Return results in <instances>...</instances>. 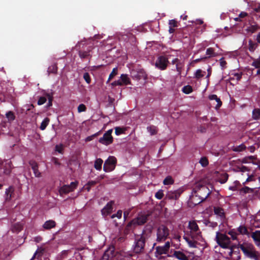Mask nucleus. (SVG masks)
<instances>
[{
	"label": "nucleus",
	"instance_id": "obj_1",
	"mask_svg": "<svg viewBox=\"0 0 260 260\" xmlns=\"http://www.w3.org/2000/svg\"><path fill=\"white\" fill-rule=\"evenodd\" d=\"M240 248L246 256L255 260H259V253L255 250L252 244L245 243L240 245Z\"/></svg>",
	"mask_w": 260,
	"mask_h": 260
},
{
	"label": "nucleus",
	"instance_id": "obj_2",
	"mask_svg": "<svg viewBox=\"0 0 260 260\" xmlns=\"http://www.w3.org/2000/svg\"><path fill=\"white\" fill-rule=\"evenodd\" d=\"M215 239L220 246L225 249L224 251H228V249L232 248L235 245L231 243L230 238L224 234L217 232Z\"/></svg>",
	"mask_w": 260,
	"mask_h": 260
},
{
	"label": "nucleus",
	"instance_id": "obj_3",
	"mask_svg": "<svg viewBox=\"0 0 260 260\" xmlns=\"http://www.w3.org/2000/svg\"><path fill=\"white\" fill-rule=\"evenodd\" d=\"M188 229L186 235L190 236L191 238H201V232L195 221H190L188 224Z\"/></svg>",
	"mask_w": 260,
	"mask_h": 260
},
{
	"label": "nucleus",
	"instance_id": "obj_4",
	"mask_svg": "<svg viewBox=\"0 0 260 260\" xmlns=\"http://www.w3.org/2000/svg\"><path fill=\"white\" fill-rule=\"evenodd\" d=\"M224 253L228 258H230L233 260L240 259V251L236 245L232 248L228 249V251H224Z\"/></svg>",
	"mask_w": 260,
	"mask_h": 260
},
{
	"label": "nucleus",
	"instance_id": "obj_5",
	"mask_svg": "<svg viewBox=\"0 0 260 260\" xmlns=\"http://www.w3.org/2000/svg\"><path fill=\"white\" fill-rule=\"evenodd\" d=\"M169 235V231L168 229L164 226H160L157 230L156 233V241L157 242H162L165 241Z\"/></svg>",
	"mask_w": 260,
	"mask_h": 260
},
{
	"label": "nucleus",
	"instance_id": "obj_6",
	"mask_svg": "<svg viewBox=\"0 0 260 260\" xmlns=\"http://www.w3.org/2000/svg\"><path fill=\"white\" fill-rule=\"evenodd\" d=\"M116 164V158L113 156H109L104 163L103 168L104 171L106 172L113 171L115 169Z\"/></svg>",
	"mask_w": 260,
	"mask_h": 260
},
{
	"label": "nucleus",
	"instance_id": "obj_7",
	"mask_svg": "<svg viewBox=\"0 0 260 260\" xmlns=\"http://www.w3.org/2000/svg\"><path fill=\"white\" fill-rule=\"evenodd\" d=\"M145 245V239L142 236H138L136 238L135 243L133 245V250L135 253L141 252Z\"/></svg>",
	"mask_w": 260,
	"mask_h": 260
},
{
	"label": "nucleus",
	"instance_id": "obj_8",
	"mask_svg": "<svg viewBox=\"0 0 260 260\" xmlns=\"http://www.w3.org/2000/svg\"><path fill=\"white\" fill-rule=\"evenodd\" d=\"M147 218V217L146 215H139L137 218L134 219L131 222L128 224L127 227L130 228L132 226H135L136 225L143 224L146 222Z\"/></svg>",
	"mask_w": 260,
	"mask_h": 260
},
{
	"label": "nucleus",
	"instance_id": "obj_9",
	"mask_svg": "<svg viewBox=\"0 0 260 260\" xmlns=\"http://www.w3.org/2000/svg\"><path fill=\"white\" fill-rule=\"evenodd\" d=\"M112 132V129L108 130L104 134L103 137L99 139V142L105 145H108L111 144L113 142V137L111 135Z\"/></svg>",
	"mask_w": 260,
	"mask_h": 260
},
{
	"label": "nucleus",
	"instance_id": "obj_10",
	"mask_svg": "<svg viewBox=\"0 0 260 260\" xmlns=\"http://www.w3.org/2000/svg\"><path fill=\"white\" fill-rule=\"evenodd\" d=\"M194 191L199 195V197H200L201 199L203 200H205L210 193L208 188L204 185L199 187Z\"/></svg>",
	"mask_w": 260,
	"mask_h": 260
},
{
	"label": "nucleus",
	"instance_id": "obj_11",
	"mask_svg": "<svg viewBox=\"0 0 260 260\" xmlns=\"http://www.w3.org/2000/svg\"><path fill=\"white\" fill-rule=\"evenodd\" d=\"M78 185V182H72L70 185H65L62 186L59 191L61 195L62 194H66L70 192L73 191L76 188Z\"/></svg>",
	"mask_w": 260,
	"mask_h": 260
},
{
	"label": "nucleus",
	"instance_id": "obj_12",
	"mask_svg": "<svg viewBox=\"0 0 260 260\" xmlns=\"http://www.w3.org/2000/svg\"><path fill=\"white\" fill-rule=\"evenodd\" d=\"M130 84V79L126 74H122L120 79L112 83V86H122Z\"/></svg>",
	"mask_w": 260,
	"mask_h": 260
},
{
	"label": "nucleus",
	"instance_id": "obj_13",
	"mask_svg": "<svg viewBox=\"0 0 260 260\" xmlns=\"http://www.w3.org/2000/svg\"><path fill=\"white\" fill-rule=\"evenodd\" d=\"M168 64V60L165 56H159L155 62V66L158 69L164 70L166 69Z\"/></svg>",
	"mask_w": 260,
	"mask_h": 260
},
{
	"label": "nucleus",
	"instance_id": "obj_14",
	"mask_svg": "<svg viewBox=\"0 0 260 260\" xmlns=\"http://www.w3.org/2000/svg\"><path fill=\"white\" fill-rule=\"evenodd\" d=\"M181 193L179 189L168 191L166 194V197L169 200H177Z\"/></svg>",
	"mask_w": 260,
	"mask_h": 260
},
{
	"label": "nucleus",
	"instance_id": "obj_15",
	"mask_svg": "<svg viewBox=\"0 0 260 260\" xmlns=\"http://www.w3.org/2000/svg\"><path fill=\"white\" fill-rule=\"evenodd\" d=\"M183 239L187 243L189 247L196 248L197 247V240H200L201 238H191L190 236L186 235L183 237Z\"/></svg>",
	"mask_w": 260,
	"mask_h": 260
},
{
	"label": "nucleus",
	"instance_id": "obj_16",
	"mask_svg": "<svg viewBox=\"0 0 260 260\" xmlns=\"http://www.w3.org/2000/svg\"><path fill=\"white\" fill-rule=\"evenodd\" d=\"M214 213L221 221H223L225 219V212L222 208L219 207H215L214 208Z\"/></svg>",
	"mask_w": 260,
	"mask_h": 260
},
{
	"label": "nucleus",
	"instance_id": "obj_17",
	"mask_svg": "<svg viewBox=\"0 0 260 260\" xmlns=\"http://www.w3.org/2000/svg\"><path fill=\"white\" fill-rule=\"evenodd\" d=\"M113 202L111 201L107 204V205L102 210V214L103 216H106L110 214L113 210Z\"/></svg>",
	"mask_w": 260,
	"mask_h": 260
},
{
	"label": "nucleus",
	"instance_id": "obj_18",
	"mask_svg": "<svg viewBox=\"0 0 260 260\" xmlns=\"http://www.w3.org/2000/svg\"><path fill=\"white\" fill-rule=\"evenodd\" d=\"M14 192V188L13 186H9L5 191V200L9 201L12 198V194Z\"/></svg>",
	"mask_w": 260,
	"mask_h": 260
},
{
	"label": "nucleus",
	"instance_id": "obj_19",
	"mask_svg": "<svg viewBox=\"0 0 260 260\" xmlns=\"http://www.w3.org/2000/svg\"><path fill=\"white\" fill-rule=\"evenodd\" d=\"M190 200L194 205H197L204 201L201 199L200 197H199V195L195 191H194V193L190 198Z\"/></svg>",
	"mask_w": 260,
	"mask_h": 260
},
{
	"label": "nucleus",
	"instance_id": "obj_20",
	"mask_svg": "<svg viewBox=\"0 0 260 260\" xmlns=\"http://www.w3.org/2000/svg\"><path fill=\"white\" fill-rule=\"evenodd\" d=\"M255 244L257 245L260 244V231H256L253 232L251 235Z\"/></svg>",
	"mask_w": 260,
	"mask_h": 260
},
{
	"label": "nucleus",
	"instance_id": "obj_21",
	"mask_svg": "<svg viewBox=\"0 0 260 260\" xmlns=\"http://www.w3.org/2000/svg\"><path fill=\"white\" fill-rule=\"evenodd\" d=\"M56 225L55 222L52 220H49L46 221L43 225V227L44 229L49 230L54 227H55Z\"/></svg>",
	"mask_w": 260,
	"mask_h": 260
},
{
	"label": "nucleus",
	"instance_id": "obj_22",
	"mask_svg": "<svg viewBox=\"0 0 260 260\" xmlns=\"http://www.w3.org/2000/svg\"><path fill=\"white\" fill-rule=\"evenodd\" d=\"M172 64H176V69L179 74H181V69L182 68V64L180 62L178 58L174 59L172 61Z\"/></svg>",
	"mask_w": 260,
	"mask_h": 260
},
{
	"label": "nucleus",
	"instance_id": "obj_23",
	"mask_svg": "<svg viewBox=\"0 0 260 260\" xmlns=\"http://www.w3.org/2000/svg\"><path fill=\"white\" fill-rule=\"evenodd\" d=\"M174 256L179 260H188L187 256L182 252L175 251Z\"/></svg>",
	"mask_w": 260,
	"mask_h": 260
},
{
	"label": "nucleus",
	"instance_id": "obj_24",
	"mask_svg": "<svg viewBox=\"0 0 260 260\" xmlns=\"http://www.w3.org/2000/svg\"><path fill=\"white\" fill-rule=\"evenodd\" d=\"M103 161L101 158H98L94 162V167L97 170H101Z\"/></svg>",
	"mask_w": 260,
	"mask_h": 260
},
{
	"label": "nucleus",
	"instance_id": "obj_25",
	"mask_svg": "<svg viewBox=\"0 0 260 260\" xmlns=\"http://www.w3.org/2000/svg\"><path fill=\"white\" fill-rule=\"evenodd\" d=\"M205 71H203L201 69H198L197 70L196 72L194 73V78H197V79H200L203 77L204 76V75H205Z\"/></svg>",
	"mask_w": 260,
	"mask_h": 260
},
{
	"label": "nucleus",
	"instance_id": "obj_26",
	"mask_svg": "<svg viewBox=\"0 0 260 260\" xmlns=\"http://www.w3.org/2000/svg\"><path fill=\"white\" fill-rule=\"evenodd\" d=\"M49 119L48 118H45L41 123L40 128L41 130H44L46 126L48 125Z\"/></svg>",
	"mask_w": 260,
	"mask_h": 260
},
{
	"label": "nucleus",
	"instance_id": "obj_27",
	"mask_svg": "<svg viewBox=\"0 0 260 260\" xmlns=\"http://www.w3.org/2000/svg\"><path fill=\"white\" fill-rule=\"evenodd\" d=\"M252 116L254 119H260V109H255L253 111Z\"/></svg>",
	"mask_w": 260,
	"mask_h": 260
},
{
	"label": "nucleus",
	"instance_id": "obj_28",
	"mask_svg": "<svg viewBox=\"0 0 260 260\" xmlns=\"http://www.w3.org/2000/svg\"><path fill=\"white\" fill-rule=\"evenodd\" d=\"M258 28V26L257 25H251L249 27H248L246 30L247 32L249 34H252L254 32H255Z\"/></svg>",
	"mask_w": 260,
	"mask_h": 260
},
{
	"label": "nucleus",
	"instance_id": "obj_29",
	"mask_svg": "<svg viewBox=\"0 0 260 260\" xmlns=\"http://www.w3.org/2000/svg\"><path fill=\"white\" fill-rule=\"evenodd\" d=\"M182 91L185 94H189L192 91V88L190 85H186L183 87Z\"/></svg>",
	"mask_w": 260,
	"mask_h": 260
},
{
	"label": "nucleus",
	"instance_id": "obj_30",
	"mask_svg": "<svg viewBox=\"0 0 260 260\" xmlns=\"http://www.w3.org/2000/svg\"><path fill=\"white\" fill-rule=\"evenodd\" d=\"M206 55H207V57H210L212 56H215V53H214V49L212 48H209L206 50Z\"/></svg>",
	"mask_w": 260,
	"mask_h": 260
},
{
	"label": "nucleus",
	"instance_id": "obj_31",
	"mask_svg": "<svg viewBox=\"0 0 260 260\" xmlns=\"http://www.w3.org/2000/svg\"><path fill=\"white\" fill-rule=\"evenodd\" d=\"M199 162L203 167H206L207 166H208L209 164L208 160L206 157H201L199 161Z\"/></svg>",
	"mask_w": 260,
	"mask_h": 260
},
{
	"label": "nucleus",
	"instance_id": "obj_32",
	"mask_svg": "<svg viewBox=\"0 0 260 260\" xmlns=\"http://www.w3.org/2000/svg\"><path fill=\"white\" fill-rule=\"evenodd\" d=\"M126 129L124 127H116L115 128V134L117 136L120 135L124 133Z\"/></svg>",
	"mask_w": 260,
	"mask_h": 260
},
{
	"label": "nucleus",
	"instance_id": "obj_33",
	"mask_svg": "<svg viewBox=\"0 0 260 260\" xmlns=\"http://www.w3.org/2000/svg\"><path fill=\"white\" fill-rule=\"evenodd\" d=\"M174 182V181L172 178L170 176L167 177L164 180L163 183L165 185H170L172 184Z\"/></svg>",
	"mask_w": 260,
	"mask_h": 260
},
{
	"label": "nucleus",
	"instance_id": "obj_34",
	"mask_svg": "<svg viewBox=\"0 0 260 260\" xmlns=\"http://www.w3.org/2000/svg\"><path fill=\"white\" fill-rule=\"evenodd\" d=\"M165 249L166 248L164 246L157 247H156V252L159 254L166 253L168 251Z\"/></svg>",
	"mask_w": 260,
	"mask_h": 260
},
{
	"label": "nucleus",
	"instance_id": "obj_35",
	"mask_svg": "<svg viewBox=\"0 0 260 260\" xmlns=\"http://www.w3.org/2000/svg\"><path fill=\"white\" fill-rule=\"evenodd\" d=\"M32 169L34 171V173L35 174V175L37 177H39L41 176V173L39 172V171L38 170V167L36 164H34L32 166Z\"/></svg>",
	"mask_w": 260,
	"mask_h": 260
},
{
	"label": "nucleus",
	"instance_id": "obj_36",
	"mask_svg": "<svg viewBox=\"0 0 260 260\" xmlns=\"http://www.w3.org/2000/svg\"><path fill=\"white\" fill-rule=\"evenodd\" d=\"M228 179V175L226 173H224L222 175H221L220 178H219V182L221 183H225Z\"/></svg>",
	"mask_w": 260,
	"mask_h": 260
},
{
	"label": "nucleus",
	"instance_id": "obj_37",
	"mask_svg": "<svg viewBox=\"0 0 260 260\" xmlns=\"http://www.w3.org/2000/svg\"><path fill=\"white\" fill-rule=\"evenodd\" d=\"M252 66L255 68H259L260 67V56L253 60Z\"/></svg>",
	"mask_w": 260,
	"mask_h": 260
},
{
	"label": "nucleus",
	"instance_id": "obj_38",
	"mask_svg": "<svg viewBox=\"0 0 260 260\" xmlns=\"http://www.w3.org/2000/svg\"><path fill=\"white\" fill-rule=\"evenodd\" d=\"M117 74V68H115L113 69L112 72L109 75V79L108 81H109L111 79H112L115 75Z\"/></svg>",
	"mask_w": 260,
	"mask_h": 260
},
{
	"label": "nucleus",
	"instance_id": "obj_39",
	"mask_svg": "<svg viewBox=\"0 0 260 260\" xmlns=\"http://www.w3.org/2000/svg\"><path fill=\"white\" fill-rule=\"evenodd\" d=\"M155 197L159 200L161 199L164 197L163 190L161 189L159 190L157 192H156L155 194Z\"/></svg>",
	"mask_w": 260,
	"mask_h": 260
},
{
	"label": "nucleus",
	"instance_id": "obj_40",
	"mask_svg": "<svg viewBox=\"0 0 260 260\" xmlns=\"http://www.w3.org/2000/svg\"><path fill=\"white\" fill-rule=\"evenodd\" d=\"M6 117L10 121L13 120L15 119L14 113L11 111H9L6 113Z\"/></svg>",
	"mask_w": 260,
	"mask_h": 260
},
{
	"label": "nucleus",
	"instance_id": "obj_41",
	"mask_svg": "<svg viewBox=\"0 0 260 260\" xmlns=\"http://www.w3.org/2000/svg\"><path fill=\"white\" fill-rule=\"evenodd\" d=\"M147 131L149 132V133L152 135H154L156 133V128L154 126H150L147 127Z\"/></svg>",
	"mask_w": 260,
	"mask_h": 260
},
{
	"label": "nucleus",
	"instance_id": "obj_42",
	"mask_svg": "<svg viewBox=\"0 0 260 260\" xmlns=\"http://www.w3.org/2000/svg\"><path fill=\"white\" fill-rule=\"evenodd\" d=\"M86 106L83 104H80L78 107V112L79 113L84 112L86 111Z\"/></svg>",
	"mask_w": 260,
	"mask_h": 260
},
{
	"label": "nucleus",
	"instance_id": "obj_43",
	"mask_svg": "<svg viewBox=\"0 0 260 260\" xmlns=\"http://www.w3.org/2000/svg\"><path fill=\"white\" fill-rule=\"evenodd\" d=\"M252 189H251L250 188L245 186V187L242 188V189H241L240 192V193H246L248 192L249 191H252Z\"/></svg>",
	"mask_w": 260,
	"mask_h": 260
},
{
	"label": "nucleus",
	"instance_id": "obj_44",
	"mask_svg": "<svg viewBox=\"0 0 260 260\" xmlns=\"http://www.w3.org/2000/svg\"><path fill=\"white\" fill-rule=\"evenodd\" d=\"M238 231L239 233L242 234H244L247 232V229L244 226H240L238 229Z\"/></svg>",
	"mask_w": 260,
	"mask_h": 260
},
{
	"label": "nucleus",
	"instance_id": "obj_45",
	"mask_svg": "<svg viewBox=\"0 0 260 260\" xmlns=\"http://www.w3.org/2000/svg\"><path fill=\"white\" fill-rule=\"evenodd\" d=\"M46 98L44 96H41L39 98L38 101V104L39 105H42L46 102Z\"/></svg>",
	"mask_w": 260,
	"mask_h": 260
},
{
	"label": "nucleus",
	"instance_id": "obj_46",
	"mask_svg": "<svg viewBox=\"0 0 260 260\" xmlns=\"http://www.w3.org/2000/svg\"><path fill=\"white\" fill-rule=\"evenodd\" d=\"M122 212L121 210H119L117 211V213L115 214H113L111 216L112 218H114L115 217H117L118 218H120L122 216Z\"/></svg>",
	"mask_w": 260,
	"mask_h": 260
},
{
	"label": "nucleus",
	"instance_id": "obj_47",
	"mask_svg": "<svg viewBox=\"0 0 260 260\" xmlns=\"http://www.w3.org/2000/svg\"><path fill=\"white\" fill-rule=\"evenodd\" d=\"M84 79L87 83H89L90 82V78L89 75L87 73H85L83 75Z\"/></svg>",
	"mask_w": 260,
	"mask_h": 260
},
{
	"label": "nucleus",
	"instance_id": "obj_48",
	"mask_svg": "<svg viewBox=\"0 0 260 260\" xmlns=\"http://www.w3.org/2000/svg\"><path fill=\"white\" fill-rule=\"evenodd\" d=\"M98 135V133H96V134H95L92 135L91 136H88L87 138H86L85 141L86 142L90 141L92 140L93 139V138L97 136Z\"/></svg>",
	"mask_w": 260,
	"mask_h": 260
},
{
	"label": "nucleus",
	"instance_id": "obj_49",
	"mask_svg": "<svg viewBox=\"0 0 260 260\" xmlns=\"http://www.w3.org/2000/svg\"><path fill=\"white\" fill-rule=\"evenodd\" d=\"M169 26L175 27L177 26V22L175 20H171L169 21Z\"/></svg>",
	"mask_w": 260,
	"mask_h": 260
},
{
	"label": "nucleus",
	"instance_id": "obj_50",
	"mask_svg": "<svg viewBox=\"0 0 260 260\" xmlns=\"http://www.w3.org/2000/svg\"><path fill=\"white\" fill-rule=\"evenodd\" d=\"M63 149L62 145H57L55 146V151L58 152L59 153H61Z\"/></svg>",
	"mask_w": 260,
	"mask_h": 260
},
{
	"label": "nucleus",
	"instance_id": "obj_51",
	"mask_svg": "<svg viewBox=\"0 0 260 260\" xmlns=\"http://www.w3.org/2000/svg\"><path fill=\"white\" fill-rule=\"evenodd\" d=\"M229 234L231 236L233 240H235L237 238V234L234 231H230L229 232Z\"/></svg>",
	"mask_w": 260,
	"mask_h": 260
},
{
	"label": "nucleus",
	"instance_id": "obj_52",
	"mask_svg": "<svg viewBox=\"0 0 260 260\" xmlns=\"http://www.w3.org/2000/svg\"><path fill=\"white\" fill-rule=\"evenodd\" d=\"M215 101L217 102V105H216V106L215 107V108L217 109H218L221 106L222 102L220 101V99L218 98V97H217V99H216Z\"/></svg>",
	"mask_w": 260,
	"mask_h": 260
},
{
	"label": "nucleus",
	"instance_id": "obj_53",
	"mask_svg": "<svg viewBox=\"0 0 260 260\" xmlns=\"http://www.w3.org/2000/svg\"><path fill=\"white\" fill-rule=\"evenodd\" d=\"M45 95L47 97L48 100H49V106H50L52 105V96L49 93H46Z\"/></svg>",
	"mask_w": 260,
	"mask_h": 260
},
{
	"label": "nucleus",
	"instance_id": "obj_54",
	"mask_svg": "<svg viewBox=\"0 0 260 260\" xmlns=\"http://www.w3.org/2000/svg\"><path fill=\"white\" fill-rule=\"evenodd\" d=\"M79 55L81 58H85L88 55V53L86 52H80Z\"/></svg>",
	"mask_w": 260,
	"mask_h": 260
},
{
	"label": "nucleus",
	"instance_id": "obj_55",
	"mask_svg": "<svg viewBox=\"0 0 260 260\" xmlns=\"http://www.w3.org/2000/svg\"><path fill=\"white\" fill-rule=\"evenodd\" d=\"M52 162L56 166H59L60 165V162H59L58 159L56 158H53L52 159Z\"/></svg>",
	"mask_w": 260,
	"mask_h": 260
},
{
	"label": "nucleus",
	"instance_id": "obj_56",
	"mask_svg": "<svg viewBox=\"0 0 260 260\" xmlns=\"http://www.w3.org/2000/svg\"><path fill=\"white\" fill-rule=\"evenodd\" d=\"M220 64L221 67L222 68L225 67V64H226V62H225V61L224 60L223 58H222L220 59Z\"/></svg>",
	"mask_w": 260,
	"mask_h": 260
},
{
	"label": "nucleus",
	"instance_id": "obj_57",
	"mask_svg": "<svg viewBox=\"0 0 260 260\" xmlns=\"http://www.w3.org/2000/svg\"><path fill=\"white\" fill-rule=\"evenodd\" d=\"M209 99L210 100H216L217 99V96L216 94H211L209 96Z\"/></svg>",
	"mask_w": 260,
	"mask_h": 260
},
{
	"label": "nucleus",
	"instance_id": "obj_58",
	"mask_svg": "<svg viewBox=\"0 0 260 260\" xmlns=\"http://www.w3.org/2000/svg\"><path fill=\"white\" fill-rule=\"evenodd\" d=\"M247 15V13L244 12H241V13L239 14V18H244V17H246Z\"/></svg>",
	"mask_w": 260,
	"mask_h": 260
},
{
	"label": "nucleus",
	"instance_id": "obj_59",
	"mask_svg": "<svg viewBox=\"0 0 260 260\" xmlns=\"http://www.w3.org/2000/svg\"><path fill=\"white\" fill-rule=\"evenodd\" d=\"M34 240L36 242H40V241H42V237L40 236L36 237L35 238H34Z\"/></svg>",
	"mask_w": 260,
	"mask_h": 260
},
{
	"label": "nucleus",
	"instance_id": "obj_60",
	"mask_svg": "<svg viewBox=\"0 0 260 260\" xmlns=\"http://www.w3.org/2000/svg\"><path fill=\"white\" fill-rule=\"evenodd\" d=\"M253 181V176H249L247 178L246 181L244 183L245 184V183L249 181Z\"/></svg>",
	"mask_w": 260,
	"mask_h": 260
},
{
	"label": "nucleus",
	"instance_id": "obj_61",
	"mask_svg": "<svg viewBox=\"0 0 260 260\" xmlns=\"http://www.w3.org/2000/svg\"><path fill=\"white\" fill-rule=\"evenodd\" d=\"M164 246L165 247V248H166L165 249H166L167 251H168V250L170 248V242H167Z\"/></svg>",
	"mask_w": 260,
	"mask_h": 260
},
{
	"label": "nucleus",
	"instance_id": "obj_62",
	"mask_svg": "<svg viewBox=\"0 0 260 260\" xmlns=\"http://www.w3.org/2000/svg\"><path fill=\"white\" fill-rule=\"evenodd\" d=\"M239 171L243 172L247 171V169L244 166H241L239 168Z\"/></svg>",
	"mask_w": 260,
	"mask_h": 260
},
{
	"label": "nucleus",
	"instance_id": "obj_63",
	"mask_svg": "<svg viewBox=\"0 0 260 260\" xmlns=\"http://www.w3.org/2000/svg\"><path fill=\"white\" fill-rule=\"evenodd\" d=\"M237 187H236V186H235V185H232V186H231L229 187V189L230 190H233V191H235L237 189Z\"/></svg>",
	"mask_w": 260,
	"mask_h": 260
},
{
	"label": "nucleus",
	"instance_id": "obj_64",
	"mask_svg": "<svg viewBox=\"0 0 260 260\" xmlns=\"http://www.w3.org/2000/svg\"><path fill=\"white\" fill-rule=\"evenodd\" d=\"M207 71H208V75H207L206 78H209V77L210 76L211 74V68H208Z\"/></svg>",
	"mask_w": 260,
	"mask_h": 260
}]
</instances>
